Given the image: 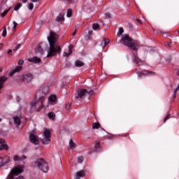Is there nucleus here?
I'll return each mask as SVG.
<instances>
[{"instance_id": "f257e3e1", "label": "nucleus", "mask_w": 179, "mask_h": 179, "mask_svg": "<svg viewBox=\"0 0 179 179\" xmlns=\"http://www.w3.org/2000/svg\"><path fill=\"white\" fill-rule=\"evenodd\" d=\"M58 34L57 33L50 31V36L48 37V41L50 44V48L48 52L46 58H50L51 57H55L57 54L61 53V46L58 43Z\"/></svg>"}, {"instance_id": "f03ea898", "label": "nucleus", "mask_w": 179, "mask_h": 179, "mask_svg": "<svg viewBox=\"0 0 179 179\" xmlns=\"http://www.w3.org/2000/svg\"><path fill=\"white\" fill-rule=\"evenodd\" d=\"M119 43H123L124 45H126V47H128L134 51H138V43L134 41V39H132L128 34L122 36L121 40L119 41Z\"/></svg>"}, {"instance_id": "7ed1b4c3", "label": "nucleus", "mask_w": 179, "mask_h": 179, "mask_svg": "<svg viewBox=\"0 0 179 179\" xmlns=\"http://www.w3.org/2000/svg\"><path fill=\"white\" fill-rule=\"evenodd\" d=\"M93 96V90L90 92L86 89H79L77 91V96L75 97L76 100H83L85 97L90 99Z\"/></svg>"}, {"instance_id": "20e7f679", "label": "nucleus", "mask_w": 179, "mask_h": 179, "mask_svg": "<svg viewBox=\"0 0 179 179\" xmlns=\"http://www.w3.org/2000/svg\"><path fill=\"white\" fill-rule=\"evenodd\" d=\"M34 166L41 170L43 173L48 171V164L43 158H38L36 160Z\"/></svg>"}, {"instance_id": "39448f33", "label": "nucleus", "mask_w": 179, "mask_h": 179, "mask_svg": "<svg viewBox=\"0 0 179 179\" xmlns=\"http://www.w3.org/2000/svg\"><path fill=\"white\" fill-rule=\"evenodd\" d=\"M45 99L44 96H41L37 101H35L31 103V107H34L36 111H41L43 107H44V101Z\"/></svg>"}, {"instance_id": "423d86ee", "label": "nucleus", "mask_w": 179, "mask_h": 179, "mask_svg": "<svg viewBox=\"0 0 179 179\" xmlns=\"http://www.w3.org/2000/svg\"><path fill=\"white\" fill-rule=\"evenodd\" d=\"M44 138L42 139V143L43 145H48L51 142V131L49 129L45 130Z\"/></svg>"}, {"instance_id": "0eeeda50", "label": "nucleus", "mask_w": 179, "mask_h": 179, "mask_svg": "<svg viewBox=\"0 0 179 179\" xmlns=\"http://www.w3.org/2000/svg\"><path fill=\"white\" fill-rule=\"evenodd\" d=\"M22 80L25 83H30V82L33 80V74L28 73L27 74L23 75L22 77Z\"/></svg>"}, {"instance_id": "6e6552de", "label": "nucleus", "mask_w": 179, "mask_h": 179, "mask_svg": "<svg viewBox=\"0 0 179 179\" xmlns=\"http://www.w3.org/2000/svg\"><path fill=\"white\" fill-rule=\"evenodd\" d=\"M137 74L138 75L139 78H142V76L145 75H156V73L155 71H149L148 70H143L142 71H137Z\"/></svg>"}, {"instance_id": "1a4fd4ad", "label": "nucleus", "mask_w": 179, "mask_h": 179, "mask_svg": "<svg viewBox=\"0 0 179 179\" xmlns=\"http://www.w3.org/2000/svg\"><path fill=\"white\" fill-rule=\"evenodd\" d=\"M29 141L34 145H38V143H40V141L38 140V136H37L36 134H31L29 136Z\"/></svg>"}, {"instance_id": "9d476101", "label": "nucleus", "mask_w": 179, "mask_h": 179, "mask_svg": "<svg viewBox=\"0 0 179 179\" xmlns=\"http://www.w3.org/2000/svg\"><path fill=\"white\" fill-rule=\"evenodd\" d=\"M86 176V173L85 172V170H80L77 171L74 175V179H80L83 178Z\"/></svg>"}, {"instance_id": "9b49d317", "label": "nucleus", "mask_w": 179, "mask_h": 179, "mask_svg": "<svg viewBox=\"0 0 179 179\" xmlns=\"http://www.w3.org/2000/svg\"><path fill=\"white\" fill-rule=\"evenodd\" d=\"M15 125H16V128H19L22 124V117L19 116H15L13 117Z\"/></svg>"}, {"instance_id": "f8f14e48", "label": "nucleus", "mask_w": 179, "mask_h": 179, "mask_svg": "<svg viewBox=\"0 0 179 179\" xmlns=\"http://www.w3.org/2000/svg\"><path fill=\"white\" fill-rule=\"evenodd\" d=\"M133 62H134V64H136L137 65H139V66H141V65H142L141 64V62H142V61L141 60V59H139V57H138V52L134 53V59H133Z\"/></svg>"}, {"instance_id": "ddd939ff", "label": "nucleus", "mask_w": 179, "mask_h": 179, "mask_svg": "<svg viewBox=\"0 0 179 179\" xmlns=\"http://www.w3.org/2000/svg\"><path fill=\"white\" fill-rule=\"evenodd\" d=\"M9 148L8 147V145L5 143V140L0 138V150H8Z\"/></svg>"}, {"instance_id": "4468645a", "label": "nucleus", "mask_w": 179, "mask_h": 179, "mask_svg": "<svg viewBox=\"0 0 179 179\" xmlns=\"http://www.w3.org/2000/svg\"><path fill=\"white\" fill-rule=\"evenodd\" d=\"M35 53L39 54L40 55H43L44 54V50L43 48H41V44H38L35 48Z\"/></svg>"}, {"instance_id": "2eb2a0df", "label": "nucleus", "mask_w": 179, "mask_h": 179, "mask_svg": "<svg viewBox=\"0 0 179 179\" xmlns=\"http://www.w3.org/2000/svg\"><path fill=\"white\" fill-rule=\"evenodd\" d=\"M28 61L29 62H34V64H38L41 62V59L37 57H34L28 59Z\"/></svg>"}, {"instance_id": "dca6fc26", "label": "nucleus", "mask_w": 179, "mask_h": 179, "mask_svg": "<svg viewBox=\"0 0 179 179\" xmlns=\"http://www.w3.org/2000/svg\"><path fill=\"white\" fill-rule=\"evenodd\" d=\"M6 80H8V78L5 76L0 77V90L1 89H2V87H3V85L5 84V82H6Z\"/></svg>"}, {"instance_id": "f3484780", "label": "nucleus", "mask_w": 179, "mask_h": 179, "mask_svg": "<svg viewBox=\"0 0 179 179\" xmlns=\"http://www.w3.org/2000/svg\"><path fill=\"white\" fill-rule=\"evenodd\" d=\"M22 69V66H17L14 70L12 71V72L10 73V76H12L13 75H15L16 72H20Z\"/></svg>"}, {"instance_id": "a211bd4d", "label": "nucleus", "mask_w": 179, "mask_h": 179, "mask_svg": "<svg viewBox=\"0 0 179 179\" xmlns=\"http://www.w3.org/2000/svg\"><path fill=\"white\" fill-rule=\"evenodd\" d=\"M72 50H73V45H70L69 46V53L66 52H64V57H66V58H68V57H69V55L71 54H72Z\"/></svg>"}, {"instance_id": "6ab92c4d", "label": "nucleus", "mask_w": 179, "mask_h": 179, "mask_svg": "<svg viewBox=\"0 0 179 179\" xmlns=\"http://www.w3.org/2000/svg\"><path fill=\"white\" fill-rule=\"evenodd\" d=\"M110 43V39L109 38H103V41L101 43V47L102 48H104L107 44H109Z\"/></svg>"}, {"instance_id": "aec40b11", "label": "nucleus", "mask_w": 179, "mask_h": 179, "mask_svg": "<svg viewBox=\"0 0 179 179\" xmlns=\"http://www.w3.org/2000/svg\"><path fill=\"white\" fill-rule=\"evenodd\" d=\"M48 117L50 120H52V121H55V113L54 112H50L48 113Z\"/></svg>"}, {"instance_id": "412c9836", "label": "nucleus", "mask_w": 179, "mask_h": 179, "mask_svg": "<svg viewBox=\"0 0 179 179\" xmlns=\"http://www.w3.org/2000/svg\"><path fill=\"white\" fill-rule=\"evenodd\" d=\"M65 18L64 17V14L60 13L56 18V22H64Z\"/></svg>"}, {"instance_id": "4be33fe9", "label": "nucleus", "mask_w": 179, "mask_h": 179, "mask_svg": "<svg viewBox=\"0 0 179 179\" xmlns=\"http://www.w3.org/2000/svg\"><path fill=\"white\" fill-rule=\"evenodd\" d=\"M69 146H70V149L71 150H73V149H75V148H76V144L75 143V142H73V140L70 139V141H69Z\"/></svg>"}, {"instance_id": "5701e85b", "label": "nucleus", "mask_w": 179, "mask_h": 179, "mask_svg": "<svg viewBox=\"0 0 179 179\" xmlns=\"http://www.w3.org/2000/svg\"><path fill=\"white\" fill-rule=\"evenodd\" d=\"M84 65H85V63H83V62L80 60H76L75 62V66H77V67L83 66Z\"/></svg>"}, {"instance_id": "b1692460", "label": "nucleus", "mask_w": 179, "mask_h": 179, "mask_svg": "<svg viewBox=\"0 0 179 179\" xmlns=\"http://www.w3.org/2000/svg\"><path fill=\"white\" fill-rule=\"evenodd\" d=\"M101 127V125L100 124V123L94 122L92 124V129H99V128H100Z\"/></svg>"}, {"instance_id": "393cba45", "label": "nucleus", "mask_w": 179, "mask_h": 179, "mask_svg": "<svg viewBox=\"0 0 179 179\" xmlns=\"http://www.w3.org/2000/svg\"><path fill=\"white\" fill-rule=\"evenodd\" d=\"M96 152H100V150H101V147H100V142L99 141H96L95 146H94Z\"/></svg>"}, {"instance_id": "a878e982", "label": "nucleus", "mask_w": 179, "mask_h": 179, "mask_svg": "<svg viewBox=\"0 0 179 179\" xmlns=\"http://www.w3.org/2000/svg\"><path fill=\"white\" fill-rule=\"evenodd\" d=\"M49 101H50L51 103H55V101H57V96L51 95L49 97Z\"/></svg>"}, {"instance_id": "bb28decb", "label": "nucleus", "mask_w": 179, "mask_h": 179, "mask_svg": "<svg viewBox=\"0 0 179 179\" xmlns=\"http://www.w3.org/2000/svg\"><path fill=\"white\" fill-rule=\"evenodd\" d=\"M93 30H99L100 29V24L98 23H94L92 25Z\"/></svg>"}, {"instance_id": "cd10ccee", "label": "nucleus", "mask_w": 179, "mask_h": 179, "mask_svg": "<svg viewBox=\"0 0 179 179\" xmlns=\"http://www.w3.org/2000/svg\"><path fill=\"white\" fill-rule=\"evenodd\" d=\"M122 33H124V28L120 27L117 32V37H121V36H122Z\"/></svg>"}, {"instance_id": "c85d7f7f", "label": "nucleus", "mask_w": 179, "mask_h": 179, "mask_svg": "<svg viewBox=\"0 0 179 179\" xmlns=\"http://www.w3.org/2000/svg\"><path fill=\"white\" fill-rule=\"evenodd\" d=\"M9 10H10V8L4 10V12L1 14V17H5V15H8V13L9 12Z\"/></svg>"}, {"instance_id": "c756f323", "label": "nucleus", "mask_w": 179, "mask_h": 179, "mask_svg": "<svg viewBox=\"0 0 179 179\" xmlns=\"http://www.w3.org/2000/svg\"><path fill=\"white\" fill-rule=\"evenodd\" d=\"M7 31H6V26H4L3 27V32H2V36L6 37Z\"/></svg>"}, {"instance_id": "7c9ffc66", "label": "nucleus", "mask_w": 179, "mask_h": 179, "mask_svg": "<svg viewBox=\"0 0 179 179\" xmlns=\"http://www.w3.org/2000/svg\"><path fill=\"white\" fill-rule=\"evenodd\" d=\"M66 16L67 17H72V10L71 8L67 10Z\"/></svg>"}, {"instance_id": "2f4dec72", "label": "nucleus", "mask_w": 179, "mask_h": 179, "mask_svg": "<svg viewBox=\"0 0 179 179\" xmlns=\"http://www.w3.org/2000/svg\"><path fill=\"white\" fill-rule=\"evenodd\" d=\"M20 8H22V3H18L15 8H14V10H19V9H20Z\"/></svg>"}, {"instance_id": "473e14b6", "label": "nucleus", "mask_w": 179, "mask_h": 179, "mask_svg": "<svg viewBox=\"0 0 179 179\" xmlns=\"http://www.w3.org/2000/svg\"><path fill=\"white\" fill-rule=\"evenodd\" d=\"M83 160H85V159L83 158V156L78 157V163H83Z\"/></svg>"}, {"instance_id": "72a5a7b5", "label": "nucleus", "mask_w": 179, "mask_h": 179, "mask_svg": "<svg viewBox=\"0 0 179 179\" xmlns=\"http://www.w3.org/2000/svg\"><path fill=\"white\" fill-rule=\"evenodd\" d=\"M2 166H5V163L3 162V158L0 157V167H2Z\"/></svg>"}, {"instance_id": "f704fd0d", "label": "nucleus", "mask_w": 179, "mask_h": 179, "mask_svg": "<svg viewBox=\"0 0 179 179\" xmlns=\"http://www.w3.org/2000/svg\"><path fill=\"white\" fill-rule=\"evenodd\" d=\"M71 106H72V103H71V102H70V103L66 104V106H65L66 110H70Z\"/></svg>"}, {"instance_id": "c9c22d12", "label": "nucleus", "mask_w": 179, "mask_h": 179, "mask_svg": "<svg viewBox=\"0 0 179 179\" xmlns=\"http://www.w3.org/2000/svg\"><path fill=\"white\" fill-rule=\"evenodd\" d=\"M14 160H15V162H19V161L22 160V158L20 157H19L18 155H15L14 157Z\"/></svg>"}, {"instance_id": "e433bc0d", "label": "nucleus", "mask_w": 179, "mask_h": 179, "mask_svg": "<svg viewBox=\"0 0 179 179\" xmlns=\"http://www.w3.org/2000/svg\"><path fill=\"white\" fill-rule=\"evenodd\" d=\"M33 8H34L33 3H29L28 4V9H29V10H32Z\"/></svg>"}, {"instance_id": "4c0bfd02", "label": "nucleus", "mask_w": 179, "mask_h": 179, "mask_svg": "<svg viewBox=\"0 0 179 179\" xmlns=\"http://www.w3.org/2000/svg\"><path fill=\"white\" fill-rule=\"evenodd\" d=\"M105 16L106 19H111V14L110 13H106Z\"/></svg>"}, {"instance_id": "58836bf2", "label": "nucleus", "mask_w": 179, "mask_h": 179, "mask_svg": "<svg viewBox=\"0 0 179 179\" xmlns=\"http://www.w3.org/2000/svg\"><path fill=\"white\" fill-rule=\"evenodd\" d=\"M24 64V60L20 59L18 61V65H23Z\"/></svg>"}, {"instance_id": "ea45409f", "label": "nucleus", "mask_w": 179, "mask_h": 179, "mask_svg": "<svg viewBox=\"0 0 179 179\" xmlns=\"http://www.w3.org/2000/svg\"><path fill=\"white\" fill-rule=\"evenodd\" d=\"M13 23L14 24L13 29V30H15L16 29V27H17V22L14 21Z\"/></svg>"}, {"instance_id": "a19ab883", "label": "nucleus", "mask_w": 179, "mask_h": 179, "mask_svg": "<svg viewBox=\"0 0 179 179\" xmlns=\"http://www.w3.org/2000/svg\"><path fill=\"white\" fill-rule=\"evenodd\" d=\"M167 120H170V115H168L165 117L164 120V122H166V121Z\"/></svg>"}, {"instance_id": "79ce46f5", "label": "nucleus", "mask_w": 179, "mask_h": 179, "mask_svg": "<svg viewBox=\"0 0 179 179\" xmlns=\"http://www.w3.org/2000/svg\"><path fill=\"white\" fill-rule=\"evenodd\" d=\"M128 27L129 29H130V30H132L134 29V26L131 23L128 24Z\"/></svg>"}, {"instance_id": "37998d69", "label": "nucleus", "mask_w": 179, "mask_h": 179, "mask_svg": "<svg viewBox=\"0 0 179 179\" xmlns=\"http://www.w3.org/2000/svg\"><path fill=\"white\" fill-rule=\"evenodd\" d=\"M179 90V85L178 86V87L174 90V98H176V93H177V92H178Z\"/></svg>"}, {"instance_id": "c03bdc74", "label": "nucleus", "mask_w": 179, "mask_h": 179, "mask_svg": "<svg viewBox=\"0 0 179 179\" xmlns=\"http://www.w3.org/2000/svg\"><path fill=\"white\" fill-rule=\"evenodd\" d=\"M18 48H20V44H18L17 46H15L14 51H17Z\"/></svg>"}, {"instance_id": "a18cd8bd", "label": "nucleus", "mask_w": 179, "mask_h": 179, "mask_svg": "<svg viewBox=\"0 0 179 179\" xmlns=\"http://www.w3.org/2000/svg\"><path fill=\"white\" fill-rule=\"evenodd\" d=\"M76 31H78V28H76L74 32L72 34V36H76Z\"/></svg>"}, {"instance_id": "49530a36", "label": "nucleus", "mask_w": 179, "mask_h": 179, "mask_svg": "<svg viewBox=\"0 0 179 179\" xmlns=\"http://www.w3.org/2000/svg\"><path fill=\"white\" fill-rule=\"evenodd\" d=\"M88 34H90V36H92V34H93V31H89Z\"/></svg>"}, {"instance_id": "de8ad7c7", "label": "nucleus", "mask_w": 179, "mask_h": 179, "mask_svg": "<svg viewBox=\"0 0 179 179\" xmlns=\"http://www.w3.org/2000/svg\"><path fill=\"white\" fill-rule=\"evenodd\" d=\"M66 66L67 68H69V66H71V63H67V64H66Z\"/></svg>"}, {"instance_id": "09e8293b", "label": "nucleus", "mask_w": 179, "mask_h": 179, "mask_svg": "<svg viewBox=\"0 0 179 179\" xmlns=\"http://www.w3.org/2000/svg\"><path fill=\"white\" fill-rule=\"evenodd\" d=\"M40 0H31V2H38Z\"/></svg>"}, {"instance_id": "8fccbe9b", "label": "nucleus", "mask_w": 179, "mask_h": 179, "mask_svg": "<svg viewBox=\"0 0 179 179\" xmlns=\"http://www.w3.org/2000/svg\"><path fill=\"white\" fill-rule=\"evenodd\" d=\"M136 20H137V22H138V23L142 24V22L141 21V20H139V19H136Z\"/></svg>"}, {"instance_id": "3c124183", "label": "nucleus", "mask_w": 179, "mask_h": 179, "mask_svg": "<svg viewBox=\"0 0 179 179\" xmlns=\"http://www.w3.org/2000/svg\"><path fill=\"white\" fill-rule=\"evenodd\" d=\"M166 45L168 47H170V43L166 42Z\"/></svg>"}, {"instance_id": "603ef678", "label": "nucleus", "mask_w": 179, "mask_h": 179, "mask_svg": "<svg viewBox=\"0 0 179 179\" xmlns=\"http://www.w3.org/2000/svg\"><path fill=\"white\" fill-rule=\"evenodd\" d=\"M12 53V50H8V54H11Z\"/></svg>"}, {"instance_id": "864d4df0", "label": "nucleus", "mask_w": 179, "mask_h": 179, "mask_svg": "<svg viewBox=\"0 0 179 179\" xmlns=\"http://www.w3.org/2000/svg\"><path fill=\"white\" fill-rule=\"evenodd\" d=\"M23 3H26L27 2V0H22Z\"/></svg>"}, {"instance_id": "5fc2aeb1", "label": "nucleus", "mask_w": 179, "mask_h": 179, "mask_svg": "<svg viewBox=\"0 0 179 179\" xmlns=\"http://www.w3.org/2000/svg\"><path fill=\"white\" fill-rule=\"evenodd\" d=\"M3 47V44L1 43L0 44V48H2Z\"/></svg>"}, {"instance_id": "6e6d98bb", "label": "nucleus", "mask_w": 179, "mask_h": 179, "mask_svg": "<svg viewBox=\"0 0 179 179\" xmlns=\"http://www.w3.org/2000/svg\"><path fill=\"white\" fill-rule=\"evenodd\" d=\"M177 75L179 76V70L177 71Z\"/></svg>"}, {"instance_id": "4d7b16f0", "label": "nucleus", "mask_w": 179, "mask_h": 179, "mask_svg": "<svg viewBox=\"0 0 179 179\" xmlns=\"http://www.w3.org/2000/svg\"><path fill=\"white\" fill-rule=\"evenodd\" d=\"M0 72H2V68H0Z\"/></svg>"}, {"instance_id": "13d9d810", "label": "nucleus", "mask_w": 179, "mask_h": 179, "mask_svg": "<svg viewBox=\"0 0 179 179\" xmlns=\"http://www.w3.org/2000/svg\"><path fill=\"white\" fill-rule=\"evenodd\" d=\"M19 100H20V98H19V97H17V101H19Z\"/></svg>"}, {"instance_id": "bf43d9fd", "label": "nucleus", "mask_w": 179, "mask_h": 179, "mask_svg": "<svg viewBox=\"0 0 179 179\" xmlns=\"http://www.w3.org/2000/svg\"><path fill=\"white\" fill-rule=\"evenodd\" d=\"M1 121H2V119H1V118H0V122H1Z\"/></svg>"}, {"instance_id": "052dcab7", "label": "nucleus", "mask_w": 179, "mask_h": 179, "mask_svg": "<svg viewBox=\"0 0 179 179\" xmlns=\"http://www.w3.org/2000/svg\"><path fill=\"white\" fill-rule=\"evenodd\" d=\"M66 1H71V0H66Z\"/></svg>"}, {"instance_id": "680f3d73", "label": "nucleus", "mask_w": 179, "mask_h": 179, "mask_svg": "<svg viewBox=\"0 0 179 179\" xmlns=\"http://www.w3.org/2000/svg\"><path fill=\"white\" fill-rule=\"evenodd\" d=\"M178 34H179V31H178Z\"/></svg>"}]
</instances>
